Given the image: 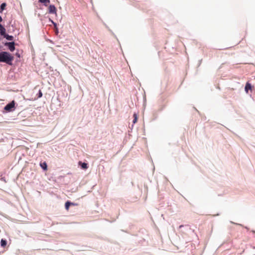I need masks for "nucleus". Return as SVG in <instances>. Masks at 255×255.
Returning a JSON list of instances; mask_svg holds the SVG:
<instances>
[{"instance_id":"20e7f679","label":"nucleus","mask_w":255,"mask_h":255,"mask_svg":"<svg viewBox=\"0 0 255 255\" xmlns=\"http://www.w3.org/2000/svg\"><path fill=\"white\" fill-rule=\"evenodd\" d=\"M56 8L54 5H50L48 8V11L50 13L56 14Z\"/></svg>"},{"instance_id":"a211bd4d","label":"nucleus","mask_w":255,"mask_h":255,"mask_svg":"<svg viewBox=\"0 0 255 255\" xmlns=\"http://www.w3.org/2000/svg\"><path fill=\"white\" fill-rule=\"evenodd\" d=\"M219 215H220L219 214H217L216 215V216H219Z\"/></svg>"},{"instance_id":"4468645a","label":"nucleus","mask_w":255,"mask_h":255,"mask_svg":"<svg viewBox=\"0 0 255 255\" xmlns=\"http://www.w3.org/2000/svg\"><path fill=\"white\" fill-rule=\"evenodd\" d=\"M42 96V93L41 91L40 90L39 91V92H38V95L37 98H41Z\"/></svg>"},{"instance_id":"dca6fc26","label":"nucleus","mask_w":255,"mask_h":255,"mask_svg":"<svg viewBox=\"0 0 255 255\" xmlns=\"http://www.w3.org/2000/svg\"><path fill=\"white\" fill-rule=\"evenodd\" d=\"M2 20V19L1 18V17L0 16V22H1Z\"/></svg>"},{"instance_id":"9b49d317","label":"nucleus","mask_w":255,"mask_h":255,"mask_svg":"<svg viewBox=\"0 0 255 255\" xmlns=\"http://www.w3.org/2000/svg\"><path fill=\"white\" fill-rule=\"evenodd\" d=\"M5 32V29L4 27L0 24V34L2 35L4 34V32Z\"/></svg>"},{"instance_id":"423d86ee","label":"nucleus","mask_w":255,"mask_h":255,"mask_svg":"<svg viewBox=\"0 0 255 255\" xmlns=\"http://www.w3.org/2000/svg\"><path fill=\"white\" fill-rule=\"evenodd\" d=\"M7 45L8 46L9 49L11 51H13L14 50L15 47H14V42H8V43H7Z\"/></svg>"},{"instance_id":"1a4fd4ad","label":"nucleus","mask_w":255,"mask_h":255,"mask_svg":"<svg viewBox=\"0 0 255 255\" xmlns=\"http://www.w3.org/2000/svg\"><path fill=\"white\" fill-rule=\"evenodd\" d=\"M39 2L43 3L45 6H47L50 3V0H39Z\"/></svg>"},{"instance_id":"7ed1b4c3","label":"nucleus","mask_w":255,"mask_h":255,"mask_svg":"<svg viewBox=\"0 0 255 255\" xmlns=\"http://www.w3.org/2000/svg\"><path fill=\"white\" fill-rule=\"evenodd\" d=\"M15 103L14 101H13L11 103L6 105L4 107V110L7 111H10L12 108L14 107Z\"/></svg>"},{"instance_id":"2eb2a0df","label":"nucleus","mask_w":255,"mask_h":255,"mask_svg":"<svg viewBox=\"0 0 255 255\" xmlns=\"http://www.w3.org/2000/svg\"><path fill=\"white\" fill-rule=\"evenodd\" d=\"M6 6V4L5 3H2L0 5V8L2 10L4 9Z\"/></svg>"},{"instance_id":"f03ea898","label":"nucleus","mask_w":255,"mask_h":255,"mask_svg":"<svg viewBox=\"0 0 255 255\" xmlns=\"http://www.w3.org/2000/svg\"><path fill=\"white\" fill-rule=\"evenodd\" d=\"M253 86H252V84L250 83L249 81L247 82L246 83L245 86V92L248 94L249 93V91H252L253 89Z\"/></svg>"},{"instance_id":"39448f33","label":"nucleus","mask_w":255,"mask_h":255,"mask_svg":"<svg viewBox=\"0 0 255 255\" xmlns=\"http://www.w3.org/2000/svg\"><path fill=\"white\" fill-rule=\"evenodd\" d=\"M75 205V204L74 203H72V202H71L68 201L65 203V209L67 211H68L69 209L70 206H71V205L74 206Z\"/></svg>"},{"instance_id":"0eeeda50","label":"nucleus","mask_w":255,"mask_h":255,"mask_svg":"<svg viewBox=\"0 0 255 255\" xmlns=\"http://www.w3.org/2000/svg\"><path fill=\"white\" fill-rule=\"evenodd\" d=\"M40 166L44 170L46 171L47 170V165L46 162H41Z\"/></svg>"},{"instance_id":"ddd939ff","label":"nucleus","mask_w":255,"mask_h":255,"mask_svg":"<svg viewBox=\"0 0 255 255\" xmlns=\"http://www.w3.org/2000/svg\"><path fill=\"white\" fill-rule=\"evenodd\" d=\"M133 118H134V119L133 120V123L135 124L136 123L137 120V116L135 113H134L133 114Z\"/></svg>"},{"instance_id":"6e6552de","label":"nucleus","mask_w":255,"mask_h":255,"mask_svg":"<svg viewBox=\"0 0 255 255\" xmlns=\"http://www.w3.org/2000/svg\"><path fill=\"white\" fill-rule=\"evenodd\" d=\"M2 35L4 37H5L8 40H10L11 41V40H12L13 39V37L12 36L6 34L5 33V32H4V34Z\"/></svg>"},{"instance_id":"f8f14e48","label":"nucleus","mask_w":255,"mask_h":255,"mask_svg":"<svg viewBox=\"0 0 255 255\" xmlns=\"http://www.w3.org/2000/svg\"><path fill=\"white\" fill-rule=\"evenodd\" d=\"M7 242L5 240L1 239L0 241V246L1 247H5L6 245Z\"/></svg>"},{"instance_id":"f257e3e1","label":"nucleus","mask_w":255,"mask_h":255,"mask_svg":"<svg viewBox=\"0 0 255 255\" xmlns=\"http://www.w3.org/2000/svg\"><path fill=\"white\" fill-rule=\"evenodd\" d=\"M13 59V57L9 53L1 52L0 53V62L9 63Z\"/></svg>"},{"instance_id":"f3484780","label":"nucleus","mask_w":255,"mask_h":255,"mask_svg":"<svg viewBox=\"0 0 255 255\" xmlns=\"http://www.w3.org/2000/svg\"><path fill=\"white\" fill-rule=\"evenodd\" d=\"M193 108L195 110L197 111V110H196V109L195 108L193 107Z\"/></svg>"},{"instance_id":"9d476101","label":"nucleus","mask_w":255,"mask_h":255,"mask_svg":"<svg viewBox=\"0 0 255 255\" xmlns=\"http://www.w3.org/2000/svg\"><path fill=\"white\" fill-rule=\"evenodd\" d=\"M79 164L81 165L82 169H86L88 168V165L86 163H82L81 161H79Z\"/></svg>"}]
</instances>
